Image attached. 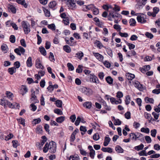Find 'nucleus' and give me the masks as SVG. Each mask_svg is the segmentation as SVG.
<instances>
[{
    "mask_svg": "<svg viewBox=\"0 0 160 160\" xmlns=\"http://www.w3.org/2000/svg\"><path fill=\"white\" fill-rule=\"evenodd\" d=\"M63 50L67 53H70L71 51V48L68 45L64 46L63 47Z\"/></svg>",
    "mask_w": 160,
    "mask_h": 160,
    "instance_id": "nucleus-20",
    "label": "nucleus"
},
{
    "mask_svg": "<svg viewBox=\"0 0 160 160\" xmlns=\"http://www.w3.org/2000/svg\"><path fill=\"white\" fill-rule=\"evenodd\" d=\"M145 100L147 103H154V99L152 98L146 97L145 98Z\"/></svg>",
    "mask_w": 160,
    "mask_h": 160,
    "instance_id": "nucleus-26",
    "label": "nucleus"
},
{
    "mask_svg": "<svg viewBox=\"0 0 160 160\" xmlns=\"http://www.w3.org/2000/svg\"><path fill=\"white\" fill-rule=\"evenodd\" d=\"M56 5V2L55 1L51 2L49 4V7L51 8H53L55 7Z\"/></svg>",
    "mask_w": 160,
    "mask_h": 160,
    "instance_id": "nucleus-40",
    "label": "nucleus"
},
{
    "mask_svg": "<svg viewBox=\"0 0 160 160\" xmlns=\"http://www.w3.org/2000/svg\"><path fill=\"white\" fill-rule=\"evenodd\" d=\"M54 112L59 115H62L63 114L62 111L60 109L56 108L54 110Z\"/></svg>",
    "mask_w": 160,
    "mask_h": 160,
    "instance_id": "nucleus-39",
    "label": "nucleus"
},
{
    "mask_svg": "<svg viewBox=\"0 0 160 160\" xmlns=\"http://www.w3.org/2000/svg\"><path fill=\"white\" fill-rule=\"evenodd\" d=\"M95 43L97 44V47L100 49L103 47L102 43L99 41L96 40Z\"/></svg>",
    "mask_w": 160,
    "mask_h": 160,
    "instance_id": "nucleus-42",
    "label": "nucleus"
},
{
    "mask_svg": "<svg viewBox=\"0 0 160 160\" xmlns=\"http://www.w3.org/2000/svg\"><path fill=\"white\" fill-rule=\"evenodd\" d=\"M30 108H31V110L34 112L36 110L37 107V106L34 104L32 103L30 105Z\"/></svg>",
    "mask_w": 160,
    "mask_h": 160,
    "instance_id": "nucleus-47",
    "label": "nucleus"
},
{
    "mask_svg": "<svg viewBox=\"0 0 160 160\" xmlns=\"http://www.w3.org/2000/svg\"><path fill=\"white\" fill-rule=\"evenodd\" d=\"M8 8L11 10V11L13 13H15L16 12V9L15 7L12 5H9Z\"/></svg>",
    "mask_w": 160,
    "mask_h": 160,
    "instance_id": "nucleus-33",
    "label": "nucleus"
},
{
    "mask_svg": "<svg viewBox=\"0 0 160 160\" xmlns=\"http://www.w3.org/2000/svg\"><path fill=\"white\" fill-rule=\"evenodd\" d=\"M99 138V136L98 133H95L93 135V139L95 141L98 140Z\"/></svg>",
    "mask_w": 160,
    "mask_h": 160,
    "instance_id": "nucleus-60",
    "label": "nucleus"
},
{
    "mask_svg": "<svg viewBox=\"0 0 160 160\" xmlns=\"http://www.w3.org/2000/svg\"><path fill=\"white\" fill-rule=\"evenodd\" d=\"M134 86L138 89L140 91H142L143 90L142 85L138 81H136L134 84Z\"/></svg>",
    "mask_w": 160,
    "mask_h": 160,
    "instance_id": "nucleus-9",
    "label": "nucleus"
},
{
    "mask_svg": "<svg viewBox=\"0 0 160 160\" xmlns=\"http://www.w3.org/2000/svg\"><path fill=\"white\" fill-rule=\"evenodd\" d=\"M142 15V16L139 15L137 17V19L138 22L141 23H144L146 22V20L145 19L146 18V15L143 13H140Z\"/></svg>",
    "mask_w": 160,
    "mask_h": 160,
    "instance_id": "nucleus-5",
    "label": "nucleus"
},
{
    "mask_svg": "<svg viewBox=\"0 0 160 160\" xmlns=\"http://www.w3.org/2000/svg\"><path fill=\"white\" fill-rule=\"evenodd\" d=\"M94 56L100 61H102L103 59L102 55L98 53L93 52Z\"/></svg>",
    "mask_w": 160,
    "mask_h": 160,
    "instance_id": "nucleus-12",
    "label": "nucleus"
},
{
    "mask_svg": "<svg viewBox=\"0 0 160 160\" xmlns=\"http://www.w3.org/2000/svg\"><path fill=\"white\" fill-rule=\"evenodd\" d=\"M22 25L25 33L28 34L30 31V25L27 24L24 21L22 22Z\"/></svg>",
    "mask_w": 160,
    "mask_h": 160,
    "instance_id": "nucleus-2",
    "label": "nucleus"
},
{
    "mask_svg": "<svg viewBox=\"0 0 160 160\" xmlns=\"http://www.w3.org/2000/svg\"><path fill=\"white\" fill-rule=\"evenodd\" d=\"M62 102L61 100H57L56 101L55 104L56 106L59 108L62 107Z\"/></svg>",
    "mask_w": 160,
    "mask_h": 160,
    "instance_id": "nucleus-34",
    "label": "nucleus"
},
{
    "mask_svg": "<svg viewBox=\"0 0 160 160\" xmlns=\"http://www.w3.org/2000/svg\"><path fill=\"white\" fill-rule=\"evenodd\" d=\"M67 38H65V40L67 44L71 46H73L74 45V43L73 42L70 41L69 40L67 39Z\"/></svg>",
    "mask_w": 160,
    "mask_h": 160,
    "instance_id": "nucleus-45",
    "label": "nucleus"
},
{
    "mask_svg": "<svg viewBox=\"0 0 160 160\" xmlns=\"http://www.w3.org/2000/svg\"><path fill=\"white\" fill-rule=\"evenodd\" d=\"M28 91V89L27 87L25 85H22L21 86L19 91L20 94L23 95L26 93Z\"/></svg>",
    "mask_w": 160,
    "mask_h": 160,
    "instance_id": "nucleus-8",
    "label": "nucleus"
},
{
    "mask_svg": "<svg viewBox=\"0 0 160 160\" xmlns=\"http://www.w3.org/2000/svg\"><path fill=\"white\" fill-rule=\"evenodd\" d=\"M16 71V69L14 67L9 68L8 69V71L11 75H12Z\"/></svg>",
    "mask_w": 160,
    "mask_h": 160,
    "instance_id": "nucleus-22",
    "label": "nucleus"
},
{
    "mask_svg": "<svg viewBox=\"0 0 160 160\" xmlns=\"http://www.w3.org/2000/svg\"><path fill=\"white\" fill-rule=\"evenodd\" d=\"M144 116L146 118L148 119L149 122H151V121H154L155 120L154 119L152 118L151 116V114L147 112H144Z\"/></svg>",
    "mask_w": 160,
    "mask_h": 160,
    "instance_id": "nucleus-10",
    "label": "nucleus"
},
{
    "mask_svg": "<svg viewBox=\"0 0 160 160\" xmlns=\"http://www.w3.org/2000/svg\"><path fill=\"white\" fill-rule=\"evenodd\" d=\"M81 118L78 116V117H77V119L76 121L75 122V124L76 126H78L79 125V123L81 121Z\"/></svg>",
    "mask_w": 160,
    "mask_h": 160,
    "instance_id": "nucleus-56",
    "label": "nucleus"
},
{
    "mask_svg": "<svg viewBox=\"0 0 160 160\" xmlns=\"http://www.w3.org/2000/svg\"><path fill=\"white\" fill-rule=\"evenodd\" d=\"M151 135L152 137H155L157 133V130L155 129H152L151 131Z\"/></svg>",
    "mask_w": 160,
    "mask_h": 160,
    "instance_id": "nucleus-51",
    "label": "nucleus"
},
{
    "mask_svg": "<svg viewBox=\"0 0 160 160\" xmlns=\"http://www.w3.org/2000/svg\"><path fill=\"white\" fill-rule=\"evenodd\" d=\"M126 76L128 80H132L135 78V75L133 74L130 73H128L126 74Z\"/></svg>",
    "mask_w": 160,
    "mask_h": 160,
    "instance_id": "nucleus-17",
    "label": "nucleus"
},
{
    "mask_svg": "<svg viewBox=\"0 0 160 160\" xmlns=\"http://www.w3.org/2000/svg\"><path fill=\"white\" fill-rule=\"evenodd\" d=\"M65 120V117L62 116L57 118L56 121L59 123H62Z\"/></svg>",
    "mask_w": 160,
    "mask_h": 160,
    "instance_id": "nucleus-21",
    "label": "nucleus"
},
{
    "mask_svg": "<svg viewBox=\"0 0 160 160\" xmlns=\"http://www.w3.org/2000/svg\"><path fill=\"white\" fill-rule=\"evenodd\" d=\"M10 41L12 43H14L15 41V37L13 35H11L10 37Z\"/></svg>",
    "mask_w": 160,
    "mask_h": 160,
    "instance_id": "nucleus-53",
    "label": "nucleus"
},
{
    "mask_svg": "<svg viewBox=\"0 0 160 160\" xmlns=\"http://www.w3.org/2000/svg\"><path fill=\"white\" fill-rule=\"evenodd\" d=\"M141 131L143 132L148 133L149 132L150 130L149 128H142L141 129Z\"/></svg>",
    "mask_w": 160,
    "mask_h": 160,
    "instance_id": "nucleus-38",
    "label": "nucleus"
},
{
    "mask_svg": "<svg viewBox=\"0 0 160 160\" xmlns=\"http://www.w3.org/2000/svg\"><path fill=\"white\" fill-rule=\"evenodd\" d=\"M144 146L143 144L142 143L139 145L135 147L134 148L137 151H139L142 149Z\"/></svg>",
    "mask_w": 160,
    "mask_h": 160,
    "instance_id": "nucleus-30",
    "label": "nucleus"
},
{
    "mask_svg": "<svg viewBox=\"0 0 160 160\" xmlns=\"http://www.w3.org/2000/svg\"><path fill=\"white\" fill-rule=\"evenodd\" d=\"M26 64L27 67H31L32 65V58L31 57H29L28 58L26 61Z\"/></svg>",
    "mask_w": 160,
    "mask_h": 160,
    "instance_id": "nucleus-14",
    "label": "nucleus"
},
{
    "mask_svg": "<svg viewBox=\"0 0 160 160\" xmlns=\"http://www.w3.org/2000/svg\"><path fill=\"white\" fill-rule=\"evenodd\" d=\"M31 99L35 103L38 102H39V101L37 99V98L36 95L34 96H33L31 97Z\"/></svg>",
    "mask_w": 160,
    "mask_h": 160,
    "instance_id": "nucleus-54",
    "label": "nucleus"
},
{
    "mask_svg": "<svg viewBox=\"0 0 160 160\" xmlns=\"http://www.w3.org/2000/svg\"><path fill=\"white\" fill-rule=\"evenodd\" d=\"M35 66L37 68L43 69L44 68V67L42 65L40 60L39 58L37 59L36 60Z\"/></svg>",
    "mask_w": 160,
    "mask_h": 160,
    "instance_id": "nucleus-7",
    "label": "nucleus"
},
{
    "mask_svg": "<svg viewBox=\"0 0 160 160\" xmlns=\"http://www.w3.org/2000/svg\"><path fill=\"white\" fill-rule=\"evenodd\" d=\"M53 42L54 44H58L59 43L58 37V35L55 36L53 40Z\"/></svg>",
    "mask_w": 160,
    "mask_h": 160,
    "instance_id": "nucleus-64",
    "label": "nucleus"
},
{
    "mask_svg": "<svg viewBox=\"0 0 160 160\" xmlns=\"http://www.w3.org/2000/svg\"><path fill=\"white\" fill-rule=\"evenodd\" d=\"M129 23L130 26H134L135 25L136 22L134 19L131 18L129 20Z\"/></svg>",
    "mask_w": 160,
    "mask_h": 160,
    "instance_id": "nucleus-36",
    "label": "nucleus"
},
{
    "mask_svg": "<svg viewBox=\"0 0 160 160\" xmlns=\"http://www.w3.org/2000/svg\"><path fill=\"white\" fill-rule=\"evenodd\" d=\"M40 52L41 54L44 56H45L46 55V52L44 48L43 47H40L39 48Z\"/></svg>",
    "mask_w": 160,
    "mask_h": 160,
    "instance_id": "nucleus-27",
    "label": "nucleus"
},
{
    "mask_svg": "<svg viewBox=\"0 0 160 160\" xmlns=\"http://www.w3.org/2000/svg\"><path fill=\"white\" fill-rule=\"evenodd\" d=\"M48 27L49 28L51 29L52 31H54L55 30V26L53 23L48 25Z\"/></svg>",
    "mask_w": 160,
    "mask_h": 160,
    "instance_id": "nucleus-43",
    "label": "nucleus"
},
{
    "mask_svg": "<svg viewBox=\"0 0 160 160\" xmlns=\"http://www.w3.org/2000/svg\"><path fill=\"white\" fill-rule=\"evenodd\" d=\"M76 55H77V57L80 59H81L83 56V54L82 52H80L77 53Z\"/></svg>",
    "mask_w": 160,
    "mask_h": 160,
    "instance_id": "nucleus-52",
    "label": "nucleus"
},
{
    "mask_svg": "<svg viewBox=\"0 0 160 160\" xmlns=\"http://www.w3.org/2000/svg\"><path fill=\"white\" fill-rule=\"evenodd\" d=\"M42 140L40 143H39V145H40L41 146H42L45 143V142L47 141V139L46 138V137L45 136H42Z\"/></svg>",
    "mask_w": 160,
    "mask_h": 160,
    "instance_id": "nucleus-23",
    "label": "nucleus"
},
{
    "mask_svg": "<svg viewBox=\"0 0 160 160\" xmlns=\"http://www.w3.org/2000/svg\"><path fill=\"white\" fill-rule=\"evenodd\" d=\"M150 69V66L149 65H145L144 66L143 68H141V71L142 73L148 71Z\"/></svg>",
    "mask_w": 160,
    "mask_h": 160,
    "instance_id": "nucleus-16",
    "label": "nucleus"
},
{
    "mask_svg": "<svg viewBox=\"0 0 160 160\" xmlns=\"http://www.w3.org/2000/svg\"><path fill=\"white\" fill-rule=\"evenodd\" d=\"M69 18L68 17H67V18H64V19H63L62 20V22L65 25H68L69 23Z\"/></svg>",
    "mask_w": 160,
    "mask_h": 160,
    "instance_id": "nucleus-41",
    "label": "nucleus"
},
{
    "mask_svg": "<svg viewBox=\"0 0 160 160\" xmlns=\"http://www.w3.org/2000/svg\"><path fill=\"white\" fill-rule=\"evenodd\" d=\"M88 78H89L90 82L95 83H99V81L98 78L93 74H90L88 76Z\"/></svg>",
    "mask_w": 160,
    "mask_h": 160,
    "instance_id": "nucleus-4",
    "label": "nucleus"
},
{
    "mask_svg": "<svg viewBox=\"0 0 160 160\" xmlns=\"http://www.w3.org/2000/svg\"><path fill=\"white\" fill-rule=\"evenodd\" d=\"M125 42L126 44L128 46L129 48L130 49H133L135 47V45L132 43H129L126 41H125Z\"/></svg>",
    "mask_w": 160,
    "mask_h": 160,
    "instance_id": "nucleus-32",
    "label": "nucleus"
},
{
    "mask_svg": "<svg viewBox=\"0 0 160 160\" xmlns=\"http://www.w3.org/2000/svg\"><path fill=\"white\" fill-rule=\"evenodd\" d=\"M83 106L88 109H90L92 107V104L90 102H86L83 104Z\"/></svg>",
    "mask_w": 160,
    "mask_h": 160,
    "instance_id": "nucleus-15",
    "label": "nucleus"
},
{
    "mask_svg": "<svg viewBox=\"0 0 160 160\" xmlns=\"http://www.w3.org/2000/svg\"><path fill=\"white\" fill-rule=\"evenodd\" d=\"M137 136L138 138V140H140L141 142H142L144 140V137L143 135L141 133L137 132Z\"/></svg>",
    "mask_w": 160,
    "mask_h": 160,
    "instance_id": "nucleus-29",
    "label": "nucleus"
},
{
    "mask_svg": "<svg viewBox=\"0 0 160 160\" xmlns=\"http://www.w3.org/2000/svg\"><path fill=\"white\" fill-rule=\"evenodd\" d=\"M67 66L69 71H72L74 69V67L73 66L71 63H68L67 64Z\"/></svg>",
    "mask_w": 160,
    "mask_h": 160,
    "instance_id": "nucleus-48",
    "label": "nucleus"
},
{
    "mask_svg": "<svg viewBox=\"0 0 160 160\" xmlns=\"http://www.w3.org/2000/svg\"><path fill=\"white\" fill-rule=\"evenodd\" d=\"M80 91L84 94L87 96H90L92 94L93 91L89 88L83 87L80 89Z\"/></svg>",
    "mask_w": 160,
    "mask_h": 160,
    "instance_id": "nucleus-3",
    "label": "nucleus"
},
{
    "mask_svg": "<svg viewBox=\"0 0 160 160\" xmlns=\"http://www.w3.org/2000/svg\"><path fill=\"white\" fill-rule=\"evenodd\" d=\"M17 3L23 5L25 8L27 7V4L25 2V0H16Z\"/></svg>",
    "mask_w": 160,
    "mask_h": 160,
    "instance_id": "nucleus-19",
    "label": "nucleus"
},
{
    "mask_svg": "<svg viewBox=\"0 0 160 160\" xmlns=\"http://www.w3.org/2000/svg\"><path fill=\"white\" fill-rule=\"evenodd\" d=\"M36 130V132L37 133H41L42 131V126L40 125L38 126Z\"/></svg>",
    "mask_w": 160,
    "mask_h": 160,
    "instance_id": "nucleus-46",
    "label": "nucleus"
},
{
    "mask_svg": "<svg viewBox=\"0 0 160 160\" xmlns=\"http://www.w3.org/2000/svg\"><path fill=\"white\" fill-rule=\"evenodd\" d=\"M37 37L38 41H37V44L38 45H39L42 42V39L41 37L38 35L37 34Z\"/></svg>",
    "mask_w": 160,
    "mask_h": 160,
    "instance_id": "nucleus-59",
    "label": "nucleus"
},
{
    "mask_svg": "<svg viewBox=\"0 0 160 160\" xmlns=\"http://www.w3.org/2000/svg\"><path fill=\"white\" fill-rule=\"evenodd\" d=\"M49 150V152L52 153H55L56 151V144L54 142L51 141L48 144L47 142L43 148V152L46 153Z\"/></svg>",
    "mask_w": 160,
    "mask_h": 160,
    "instance_id": "nucleus-1",
    "label": "nucleus"
},
{
    "mask_svg": "<svg viewBox=\"0 0 160 160\" xmlns=\"http://www.w3.org/2000/svg\"><path fill=\"white\" fill-rule=\"evenodd\" d=\"M131 101V98L129 95H127L126 96L125 99V102L126 104L127 105H128L129 104L130 101Z\"/></svg>",
    "mask_w": 160,
    "mask_h": 160,
    "instance_id": "nucleus-31",
    "label": "nucleus"
},
{
    "mask_svg": "<svg viewBox=\"0 0 160 160\" xmlns=\"http://www.w3.org/2000/svg\"><path fill=\"white\" fill-rule=\"evenodd\" d=\"M145 35L147 38L150 39L152 38L153 37V35L152 33L148 32H146L145 33Z\"/></svg>",
    "mask_w": 160,
    "mask_h": 160,
    "instance_id": "nucleus-57",
    "label": "nucleus"
},
{
    "mask_svg": "<svg viewBox=\"0 0 160 160\" xmlns=\"http://www.w3.org/2000/svg\"><path fill=\"white\" fill-rule=\"evenodd\" d=\"M118 34L120 36L122 37L126 38L128 36V33L126 32L122 33L119 32L118 33Z\"/></svg>",
    "mask_w": 160,
    "mask_h": 160,
    "instance_id": "nucleus-50",
    "label": "nucleus"
},
{
    "mask_svg": "<svg viewBox=\"0 0 160 160\" xmlns=\"http://www.w3.org/2000/svg\"><path fill=\"white\" fill-rule=\"evenodd\" d=\"M106 80L109 84L111 85L112 84L113 79L110 76H108L106 78Z\"/></svg>",
    "mask_w": 160,
    "mask_h": 160,
    "instance_id": "nucleus-24",
    "label": "nucleus"
},
{
    "mask_svg": "<svg viewBox=\"0 0 160 160\" xmlns=\"http://www.w3.org/2000/svg\"><path fill=\"white\" fill-rule=\"evenodd\" d=\"M43 11L45 16L48 17L50 16V12L47 9L44 8Z\"/></svg>",
    "mask_w": 160,
    "mask_h": 160,
    "instance_id": "nucleus-44",
    "label": "nucleus"
},
{
    "mask_svg": "<svg viewBox=\"0 0 160 160\" xmlns=\"http://www.w3.org/2000/svg\"><path fill=\"white\" fill-rule=\"evenodd\" d=\"M115 149L118 153H122L123 152V149L119 146H117L115 147Z\"/></svg>",
    "mask_w": 160,
    "mask_h": 160,
    "instance_id": "nucleus-25",
    "label": "nucleus"
},
{
    "mask_svg": "<svg viewBox=\"0 0 160 160\" xmlns=\"http://www.w3.org/2000/svg\"><path fill=\"white\" fill-rule=\"evenodd\" d=\"M101 150L105 152H108L109 153H111L112 152V151L111 148H105L103 147L102 148Z\"/></svg>",
    "mask_w": 160,
    "mask_h": 160,
    "instance_id": "nucleus-18",
    "label": "nucleus"
},
{
    "mask_svg": "<svg viewBox=\"0 0 160 160\" xmlns=\"http://www.w3.org/2000/svg\"><path fill=\"white\" fill-rule=\"evenodd\" d=\"M145 3L144 2H141L140 0H139L137 3V4H136L135 7L137 9L140 10L142 9V6H143L145 5Z\"/></svg>",
    "mask_w": 160,
    "mask_h": 160,
    "instance_id": "nucleus-11",
    "label": "nucleus"
},
{
    "mask_svg": "<svg viewBox=\"0 0 160 160\" xmlns=\"http://www.w3.org/2000/svg\"><path fill=\"white\" fill-rule=\"evenodd\" d=\"M73 1V0H68L67 3L69 8L72 10H75L76 8V4Z\"/></svg>",
    "mask_w": 160,
    "mask_h": 160,
    "instance_id": "nucleus-6",
    "label": "nucleus"
},
{
    "mask_svg": "<svg viewBox=\"0 0 160 160\" xmlns=\"http://www.w3.org/2000/svg\"><path fill=\"white\" fill-rule=\"evenodd\" d=\"M90 156L91 157V158L92 159H93L94 157V156L95 155V151L94 150H92V151H90Z\"/></svg>",
    "mask_w": 160,
    "mask_h": 160,
    "instance_id": "nucleus-61",
    "label": "nucleus"
},
{
    "mask_svg": "<svg viewBox=\"0 0 160 160\" xmlns=\"http://www.w3.org/2000/svg\"><path fill=\"white\" fill-rule=\"evenodd\" d=\"M20 43L21 45L23 47L25 48L27 46L26 44V42L25 40L24 39H22L20 41Z\"/></svg>",
    "mask_w": 160,
    "mask_h": 160,
    "instance_id": "nucleus-63",
    "label": "nucleus"
},
{
    "mask_svg": "<svg viewBox=\"0 0 160 160\" xmlns=\"http://www.w3.org/2000/svg\"><path fill=\"white\" fill-rule=\"evenodd\" d=\"M17 120L19 123L22 125L23 126H25V121L24 119L21 118H20L17 119Z\"/></svg>",
    "mask_w": 160,
    "mask_h": 160,
    "instance_id": "nucleus-37",
    "label": "nucleus"
},
{
    "mask_svg": "<svg viewBox=\"0 0 160 160\" xmlns=\"http://www.w3.org/2000/svg\"><path fill=\"white\" fill-rule=\"evenodd\" d=\"M12 146L14 148H16L18 146V142L17 140H13L12 142Z\"/></svg>",
    "mask_w": 160,
    "mask_h": 160,
    "instance_id": "nucleus-55",
    "label": "nucleus"
},
{
    "mask_svg": "<svg viewBox=\"0 0 160 160\" xmlns=\"http://www.w3.org/2000/svg\"><path fill=\"white\" fill-rule=\"evenodd\" d=\"M82 67V65H79L76 70V72L79 73H81L82 72V69L81 68Z\"/></svg>",
    "mask_w": 160,
    "mask_h": 160,
    "instance_id": "nucleus-49",
    "label": "nucleus"
},
{
    "mask_svg": "<svg viewBox=\"0 0 160 160\" xmlns=\"http://www.w3.org/2000/svg\"><path fill=\"white\" fill-rule=\"evenodd\" d=\"M125 117L127 119H129L131 118V113L129 112H127L124 114Z\"/></svg>",
    "mask_w": 160,
    "mask_h": 160,
    "instance_id": "nucleus-62",
    "label": "nucleus"
},
{
    "mask_svg": "<svg viewBox=\"0 0 160 160\" xmlns=\"http://www.w3.org/2000/svg\"><path fill=\"white\" fill-rule=\"evenodd\" d=\"M145 139L147 143H150L151 142L152 140L149 136H146L145 137Z\"/></svg>",
    "mask_w": 160,
    "mask_h": 160,
    "instance_id": "nucleus-58",
    "label": "nucleus"
},
{
    "mask_svg": "<svg viewBox=\"0 0 160 160\" xmlns=\"http://www.w3.org/2000/svg\"><path fill=\"white\" fill-rule=\"evenodd\" d=\"M3 101H4V103L5 104V105H3L4 106V107H6V106L7 105L9 108H15V106L7 100H6L5 99V100H3Z\"/></svg>",
    "mask_w": 160,
    "mask_h": 160,
    "instance_id": "nucleus-13",
    "label": "nucleus"
},
{
    "mask_svg": "<svg viewBox=\"0 0 160 160\" xmlns=\"http://www.w3.org/2000/svg\"><path fill=\"white\" fill-rule=\"evenodd\" d=\"M6 95L8 98L11 100H12L13 94L12 92L9 91H7L6 92Z\"/></svg>",
    "mask_w": 160,
    "mask_h": 160,
    "instance_id": "nucleus-28",
    "label": "nucleus"
},
{
    "mask_svg": "<svg viewBox=\"0 0 160 160\" xmlns=\"http://www.w3.org/2000/svg\"><path fill=\"white\" fill-rule=\"evenodd\" d=\"M84 7H85V8L86 9V10H90L91 9H93L95 7L94 5L93 4H91L88 6H84Z\"/></svg>",
    "mask_w": 160,
    "mask_h": 160,
    "instance_id": "nucleus-35",
    "label": "nucleus"
}]
</instances>
